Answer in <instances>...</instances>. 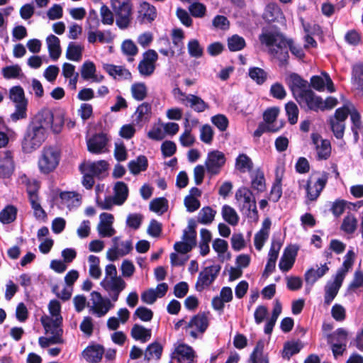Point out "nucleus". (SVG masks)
I'll return each mask as SVG.
<instances>
[{
    "label": "nucleus",
    "mask_w": 363,
    "mask_h": 363,
    "mask_svg": "<svg viewBox=\"0 0 363 363\" xmlns=\"http://www.w3.org/2000/svg\"><path fill=\"white\" fill-rule=\"evenodd\" d=\"M91 298L88 303L89 311L97 317H103L114 307V304L108 298H104L101 294L96 291L91 293Z\"/></svg>",
    "instance_id": "6"
},
{
    "label": "nucleus",
    "mask_w": 363,
    "mask_h": 363,
    "mask_svg": "<svg viewBox=\"0 0 363 363\" xmlns=\"http://www.w3.org/2000/svg\"><path fill=\"white\" fill-rule=\"evenodd\" d=\"M38 183L33 182V184H29L28 185L27 193L35 217L38 219H44L47 217V214L41 206L40 198L38 194Z\"/></svg>",
    "instance_id": "11"
},
{
    "label": "nucleus",
    "mask_w": 363,
    "mask_h": 363,
    "mask_svg": "<svg viewBox=\"0 0 363 363\" xmlns=\"http://www.w3.org/2000/svg\"><path fill=\"white\" fill-rule=\"evenodd\" d=\"M216 211L209 206L202 208L197 216L199 223L204 225L210 224L214 220Z\"/></svg>",
    "instance_id": "44"
},
{
    "label": "nucleus",
    "mask_w": 363,
    "mask_h": 363,
    "mask_svg": "<svg viewBox=\"0 0 363 363\" xmlns=\"http://www.w3.org/2000/svg\"><path fill=\"white\" fill-rule=\"evenodd\" d=\"M328 179V174L324 172L313 181V174L307 180L306 185V198L311 201H315L325 186Z\"/></svg>",
    "instance_id": "10"
},
{
    "label": "nucleus",
    "mask_w": 363,
    "mask_h": 363,
    "mask_svg": "<svg viewBox=\"0 0 363 363\" xmlns=\"http://www.w3.org/2000/svg\"><path fill=\"white\" fill-rule=\"evenodd\" d=\"M15 164L13 154L11 151H6L0 155V178H9L13 173Z\"/></svg>",
    "instance_id": "24"
},
{
    "label": "nucleus",
    "mask_w": 363,
    "mask_h": 363,
    "mask_svg": "<svg viewBox=\"0 0 363 363\" xmlns=\"http://www.w3.org/2000/svg\"><path fill=\"white\" fill-rule=\"evenodd\" d=\"M259 40L262 45H292L293 40L286 38L274 26L264 27L259 35Z\"/></svg>",
    "instance_id": "5"
},
{
    "label": "nucleus",
    "mask_w": 363,
    "mask_h": 363,
    "mask_svg": "<svg viewBox=\"0 0 363 363\" xmlns=\"http://www.w3.org/2000/svg\"><path fill=\"white\" fill-rule=\"evenodd\" d=\"M280 9L273 4H269L266 6L263 13V18L269 22L274 21L280 14Z\"/></svg>",
    "instance_id": "60"
},
{
    "label": "nucleus",
    "mask_w": 363,
    "mask_h": 363,
    "mask_svg": "<svg viewBox=\"0 0 363 363\" xmlns=\"http://www.w3.org/2000/svg\"><path fill=\"white\" fill-rule=\"evenodd\" d=\"M88 262L89 263V275L95 279H99L101 276V269L99 267V258L91 255L89 256Z\"/></svg>",
    "instance_id": "47"
},
{
    "label": "nucleus",
    "mask_w": 363,
    "mask_h": 363,
    "mask_svg": "<svg viewBox=\"0 0 363 363\" xmlns=\"http://www.w3.org/2000/svg\"><path fill=\"white\" fill-rule=\"evenodd\" d=\"M348 333L344 328H338L334 333L328 336V342L330 344H347Z\"/></svg>",
    "instance_id": "45"
},
{
    "label": "nucleus",
    "mask_w": 363,
    "mask_h": 363,
    "mask_svg": "<svg viewBox=\"0 0 363 363\" xmlns=\"http://www.w3.org/2000/svg\"><path fill=\"white\" fill-rule=\"evenodd\" d=\"M311 138L315 150L318 160H327L331 154L330 142L327 139H323L317 133H311Z\"/></svg>",
    "instance_id": "16"
},
{
    "label": "nucleus",
    "mask_w": 363,
    "mask_h": 363,
    "mask_svg": "<svg viewBox=\"0 0 363 363\" xmlns=\"http://www.w3.org/2000/svg\"><path fill=\"white\" fill-rule=\"evenodd\" d=\"M301 107L318 111L322 107V98L317 96L310 88L295 99Z\"/></svg>",
    "instance_id": "13"
},
{
    "label": "nucleus",
    "mask_w": 363,
    "mask_h": 363,
    "mask_svg": "<svg viewBox=\"0 0 363 363\" xmlns=\"http://www.w3.org/2000/svg\"><path fill=\"white\" fill-rule=\"evenodd\" d=\"M189 11L196 18H202L206 12V6L200 2H194L189 5Z\"/></svg>",
    "instance_id": "63"
},
{
    "label": "nucleus",
    "mask_w": 363,
    "mask_h": 363,
    "mask_svg": "<svg viewBox=\"0 0 363 363\" xmlns=\"http://www.w3.org/2000/svg\"><path fill=\"white\" fill-rule=\"evenodd\" d=\"M343 106H347V110H350L349 114L350 115L351 121L353 123L352 131L356 137L358 136L357 129L362 127L361 117L359 112L355 109L353 104L350 102H347Z\"/></svg>",
    "instance_id": "40"
},
{
    "label": "nucleus",
    "mask_w": 363,
    "mask_h": 363,
    "mask_svg": "<svg viewBox=\"0 0 363 363\" xmlns=\"http://www.w3.org/2000/svg\"><path fill=\"white\" fill-rule=\"evenodd\" d=\"M131 94L137 101L143 100L147 94V89L144 83H135L131 86Z\"/></svg>",
    "instance_id": "52"
},
{
    "label": "nucleus",
    "mask_w": 363,
    "mask_h": 363,
    "mask_svg": "<svg viewBox=\"0 0 363 363\" xmlns=\"http://www.w3.org/2000/svg\"><path fill=\"white\" fill-rule=\"evenodd\" d=\"M174 358L180 362L194 363L196 358V352L194 349L186 344L179 345L173 353Z\"/></svg>",
    "instance_id": "25"
},
{
    "label": "nucleus",
    "mask_w": 363,
    "mask_h": 363,
    "mask_svg": "<svg viewBox=\"0 0 363 363\" xmlns=\"http://www.w3.org/2000/svg\"><path fill=\"white\" fill-rule=\"evenodd\" d=\"M351 82L355 90L363 97V63L352 66Z\"/></svg>",
    "instance_id": "29"
},
{
    "label": "nucleus",
    "mask_w": 363,
    "mask_h": 363,
    "mask_svg": "<svg viewBox=\"0 0 363 363\" xmlns=\"http://www.w3.org/2000/svg\"><path fill=\"white\" fill-rule=\"evenodd\" d=\"M226 161L225 155L219 150H212L208 153L205 166L208 173L212 175L219 174Z\"/></svg>",
    "instance_id": "12"
},
{
    "label": "nucleus",
    "mask_w": 363,
    "mask_h": 363,
    "mask_svg": "<svg viewBox=\"0 0 363 363\" xmlns=\"http://www.w3.org/2000/svg\"><path fill=\"white\" fill-rule=\"evenodd\" d=\"M303 345L301 342H288L285 343L282 352L284 358L289 359L294 354L299 352Z\"/></svg>",
    "instance_id": "51"
},
{
    "label": "nucleus",
    "mask_w": 363,
    "mask_h": 363,
    "mask_svg": "<svg viewBox=\"0 0 363 363\" xmlns=\"http://www.w3.org/2000/svg\"><path fill=\"white\" fill-rule=\"evenodd\" d=\"M316 269L311 267L305 272L304 279L307 285L313 286L319 279L325 275L330 269L327 263L320 264V267L316 265Z\"/></svg>",
    "instance_id": "27"
},
{
    "label": "nucleus",
    "mask_w": 363,
    "mask_h": 363,
    "mask_svg": "<svg viewBox=\"0 0 363 363\" xmlns=\"http://www.w3.org/2000/svg\"><path fill=\"white\" fill-rule=\"evenodd\" d=\"M9 99L14 104L15 110L10 115L12 122H17L27 118L28 101L26 98L23 89L21 86H14L9 89Z\"/></svg>",
    "instance_id": "3"
},
{
    "label": "nucleus",
    "mask_w": 363,
    "mask_h": 363,
    "mask_svg": "<svg viewBox=\"0 0 363 363\" xmlns=\"http://www.w3.org/2000/svg\"><path fill=\"white\" fill-rule=\"evenodd\" d=\"M223 219L231 225H236L239 221V217L235 210L228 205H224L222 208Z\"/></svg>",
    "instance_id": "46"
},
{
    "label": "nucleus",
    "mask_w": 363,
    "mask_h": 363,
    "mask_svg": "<svg viewBox=\"0 0 363 363\" xmlns=\"http://www.w3.org/2000/svg\"><path fill=\"white\" fill-rule=\"evenodd\" d=\"M101 286L108 292L111 300L116 302L118 299L120 293L125 288L126 284L121 277H118L114 279H104L101 281Z\"/></svg>",
    "instance_id": "17"
},
{
    "label": "nucleus",
    "mask_w": 363,
    "mask_h": 363,
    "mask_svg": "<svg viewBox=\"0 0 363 363\" xmlns=\"http://www.w3.org/2000/svg\"><path fill=\"white\" fill-rule=\"evenodd\" d=\"M235 169L242 173L250 172L253 169V162L246 154H240L235 159Z\"/></svg>",
    "instance_id": "38"
},
{
    "label": "nucleus",
    "mask_w": 363,
    "mask_h": 363,
    "mask_svg": "<svg viewBox=\"0 0 363 363\" xmlns=\"http://www.w3.org/2000/svg\"><path fill=\"white\" fill-rule=\"evenodd\" d=\"M214 131L208 124L202 125L200 128V140L207 145H211L213 140Z\"/></svg>",
    "instance_id": "58"
},
{
    "label": "nucleus",
    "mask_w": 363,
    "mask_h": 363,
    "mask_svg": "<svg viewBox=\"0 0 363 363\" xmlns=\"http://www.w3.org/2000/svg\"><path fill=\"white\" fill-rule=\"evenodd\" d=\"M235 199L240 211L253 221H257L258 212L256 200L252 192L246 187L238 189L235 193Z\"/></svg>",
    "instance_id": "2"
},
{
    "label": "nucleus",
    "mask_w": 363,
    "mask_h": 363,
    "mask_svg": "<svg viewBox=\"0 0 363 363\" xmlns=\"http://www.w3.org/2000/svg\"><path fill=\"white\" fill-rule=\"evenodd\" d=\"M150 209L155 213L162 214L168 209V201L164 197L155 199L150 203Z\"/></svg>",
    "instance_id": "50"
},
{
    "label": "nucleus",
    "mask_w": 363,
    "mask_h": 363,
    "mask_svg": "<svg viewBox=\"0 0 363 363\" xmlns=\"http://www.w3.org/2000/svg\"><path fill=\"white\" fill-rule=\"evenodd\" d=\"M279 169L277 170L275 182L270 191L269 199L273 202H277L282 195L281 188V176L278 174Z\"/></svg>",
    "instance_id": "49"
},
{
    "label": "nucleus",
    "mask_w": 363,
    "mask_h": 363,
    "mask_svg": "<svg viewBox=\"0 0 363 363\" xmlns=\"http://www.w3.org/2000/svg\"><path fill=\"white\" fill-rule=\"evenodd\" d=\"M298 250V247L296 245H290L285 248L279 263L280 270L282 272H288L292 268L297 256Z\"/></svg>",
    "instance_id": "21"
},
{
    "label": "nucleus",
    "mask_w": 363,
    "mask_h": 363,
    "mask_svg": "<svg viewBox=\"0 0 363 363\" xmlns=\"http://www.w3.org/2000/svg\"><path fill=\"white\" fill-rule=\"evenodd\" d=\"M104 68L114 79H128L131 77L130 72L122 66L106 64L104 66Z\"/></svg>",
    "instance_id": "34"
},
{
    "label": "nucleus",
    "mask_w": 363,
    "mask_h": 363,
    "mask_svg": "<svg viewBox=\"0 0 363 363\" xmlns=\"http://www.w3.org/2000/svg\"><path fill=\"white\" fill-rule=\"evenodd\" d=\"M249 76L258 84H262L267 78V72L259 67H251L249 69Z\"/></svg>",
    "instance_id": "57"
},
{
    "label": "nucleus",
    "mask_w": 363,
    "mask_h": 363,
    "mask_svg": "<svg viewBox=\"0 0 363 363\" xmlns=\"http://www.w3.org/2000/svg\"><path fill=\"white\" fill-rule=\"evenodd\" d=\"M355 253L352 250H349L344 257V261L335 274L345 278L347 272L352 268L354 262Z\"/></svg>",
    "instance_id": "37"
},
{
    "label": "nucleus",
    "mask_w": 363,
    "mask_h": 363,
    "mask_svg": "<svg viewBox=\"0 0 363 363\" xmlns=\"http://www.w3.org/2000/svg\"><path fill=\"white\" fill-rule=\"evenodd\" d=\"M344 278L340 277L337 274H335L333 277V280L328 281L325 288V295H324V303L326 305H330L334 298L336 297L338 291L342 286V284L344 281Z\"/></svg>",
    "instance_id": "19"
},
{
    "label": "nucleus",
    "mask_w": 363,
    "mask_h": 363,
    "mask_svg": "<svg viewBox=\"0 0 363 363\" xmlns=\"http://www.w3.org/2000/svg\"><path fill=\"white\" fill-rule=\"evenodd\" d=\"M108 140L104 134H96L87 140L88 150L93 154H101L107 151Z\"/></svg>",
    "instance_id": "26"
},
{
    "label": "nucleus",
    "mask_w": 363,
    "mask_h": 363,
    "mask_svg": "<svg viewBox=\"0 0 363 363\" xmlns=\"http://www.w3.org/2000/svg\"><path fill=\"white\" fill-rule=\"evenodd\" d=\"M130 335L135 340L145 343L150 340L152 330L141 325L135 324L131 329Z\"/></svg>",
    "instance_id": "33"
},
{
    "label": "nucleus",
    "mask_w": 363,
    "mask_h": 363,
    "mask_svg": "<svg viewBox=\"0 0 363 363\" xmlns=\"http://www.w3.org/2000/svg\"><path fill=\"white\" fill-rule=\"evenodd\" d=\"M168 289L166 283L159 284L155 289H149L141 294V300L147 304H153L158 298L163 297Z\"/></svg>",
    "instance_id": "22"
},
{
    "label": "nucleus",
    "mask_w": 363,
    "mask_h": 363,
    "mask_svg": "<svg viewBox=\"0 0 363 363\" xmlns=\"http://www.w3.org/2000/svg\"><path fill=\"white\" fill-rule=\"evenodd\" d=\"M60 160V152L52 146L44 147L40 152L38 167L42 174H48L53 172Z\"/></svg>",
    "instance_id": "4"
},
{
    "label": "nucleus",
    "mask_w": 363,
    "mask_h": 363,
    "mask_svg": "<svg viewBox=\"0 0 363 363\" xmlns=\"http://www.w3.org/2000/svg\"><path fill=\"white\" fill-rule=\"evenodd\" d=\"M62 318H51L49 316H43L40 318L42 325H43L47 334H50L55 337H62L63 330L61 328Z\"/></svg>",
    "instance_id": "23"
},
{
    "label": "nucleus",
    "mask_w": 363,
    "mask_h": 363,
    "mask_svg": "<svg viewBox=\"0 0 363 363\" xmlns=\"http://www.w3.org/2000/svg\"><path fill=\"white\" fill-rule=\"evenodd\" d=\"M16 208L7 206L0 212V221L4 224L11 223L16 219Z\"/></svg>",
    "instance_id": "48"
},
{
    "label": "nucleus",
    "mask_w": 363,
    "mask_h": 363,
    "mask_svg": "<svg viewBox=\"0 0 363 363\" xmlns=\"http://www.w3.org/2000/svg\"><path fill=\"white\" fill-rule=\"evenodd\" d=\"M96 72L95 65L90 61L85 62L81 67V76L84 80H90Z\"/></svg>",
    "instance_id": "61"
},
{
    "label": "nucleus",
    "mask_w": 363,
    "mask_h": 363,
    "mask_svg": "<svg viewBox=\"0 0 363 363\" xmlns=\"http://www.w3.org/2000/svg\"><path fill=\"white\" fill-rule=\"evenodd\" d=\"M284 82L291 90L294 99L309 88L308 82L294 72L286 74Z\"/></svg>",
    "instance_id": "15"
},
{
    "label": "nucleus",
    "mask_w": 363,
    "mask_h": 363,
    "mask_svg": "<svg viewBox=\"0 0 363 363\" xmlns=\"http://www.w3.org/2000/svg\"><path fill=\"white\" fill-rule=\"evenodd\" d=\"M60 199L69 208L77 207L80 205V196L78 194L72 191H65L60 194Z\"/></svg>",
    "instance_id": "41"
},
{
    "label": "nucleus",
    "mask_w": 363,
    "mask_h": 363,
    "mask_svg": "<svg viewBox=\"0 0 363 363\" xmlns=\"http://www.w3.org/2000/svg\"><path fill=\"white\" fill-rule=\"evenodd\" d=\"M133 8L114 13L116 25L121 30L128 28L133 20Z\"/></svg>",
    "instance_id": "31"
},
{
    "label": "nucleus",
    "mask_w": 363,
    "mask_h": 363,
    "mask_svg": "<svg viewBox=\"0 0 363 363\" xmlns=\"http://www.w3.org/2000/svg\"><path fill=\"white\" fill-rule=\"evenodd\" d=\"M362 286H363V272L356 270L354 273L353 279L348 286V289L355 291Z\"/></svg>",
    "instance_id": "64"
},
{
    "label": "nucleus",
    "mask_w": 363,
    "mask_h": 363,
    "mask_svg": "<svg viewBox=\"0 0 363 363\" xmlns=\"http://www.w3.org/2000/svg\"><path fill=\"white\" fill-rule=\"evenodd\" d=\"M158 55L154 50H149L143 55V60L138 65V70L143 76L151 75L155 69Z\"/></svg>",
    "instance_id": "18"
},
{
    "label": "nucleus",
    "mask_w": 363,
    "mask_h": 363,
    "mask_svg": "<svg viewBox=\"0 0 363 363\" xmlns=\"http://www.w3.org/2000/svg\"><path fill=\"white\" fill-rule=\"evenodd\" d=\"M209 325L208 315L204 313H199L194 315L185 326L186 331L189 335L196 339L199 335H203Z\"/></svg>",
    "instance_id": "7"
},
{
    "label": "nucleus",
    "mask_w": 363,
    "mask_h": 363,
    "mask_svg": "<svg viewBox=\"0 0 363 363\" xmlns=\"http://www.w3.org/2000/svg\"><path fill=\"white\" fill-rule=\"evenodd\" d=\"M104 354V347L99 345L89 346L82 352L84 358L91 363L100 362Z\"/></svg>",
    "instance_id": "30"
},
{
    "label": "nucleus",
    "mask_w": 363,
    "mask_h": 363,
    "mask_svg": "<svg viewBox=\"0 0 363 363\" xmlns=\"http://www.w3.org/2000/svg\"><path fill=\"white\" fill-rule=\"evenodd\" d=\"M101 22L104 25H112L114 22V13L106 5H103L100 9Z\"/></svg>",
    "instance_id": "62"
},
{
    "label": "nucleus",
    "mask_w": 363,
    "mask_h": 363,
    "mask_svg": "<svg viewBox=\"0 0 363 363\" xmlns=\"http://www.w3.org/2000/svg\"><path fill=\"white\" fill-rule=\"evenodd\" d=\"M162 352V347L158 342H153L147 346L145 351V359L147 362L155 359L159 360Z\"/></svg>",
    "instance_id": "43"
},
{
    "label": "nucleus",
    "mask_w": 363,
    "mask_h": 363,
    "mask_svg": "<svg viewBox=\"0 0 363 363\" xmlns=\"http://www.w3.org/2000/svg\"><path fill=\"white\" fill-rule=\"evenodd\" d=\"M264 343L262 340H259L257 342L252 354L250 357V362L251 363H269V358L263 353Z\"/></svg>",
    "instance_id": "36"
},
{
    "label": "nucleus",
    "mask_w": 363,
    "mask_h": 363,
    "mask_svg": "<svg viewBox=\"0 0 363 363\" xmlns=\"http://www.w3.org/2000/svg\"><path fill=\"white\" fill-rule=\"evenodd\" d=\"M139 13L149 21H153L156 17V10L153 6L143 2L140 6Z\"/></svg>",
    "instance_id": "55"
},
{
    "label": "nucleus",
    "mask_w": 363,
    "mask_h": 363,
    "mask_svg": "<svg viewBox=\"0 0 363 363\" xmlns=\"http://www.w3.org/2000/svg\"><path fill=\"white\" fill-rule=\"evenodd\" d=\"M268 52L279 61L280 66L287 62L289 58L288 47H270Z\"/></svg>",
    "instance_id": "42"
},
{
    "label": "nucleus",
    "mask_w": 363,
    "mask_h": 363,
    "mask_svg": "<svg viewBox=\"0 0 363 363\" xmlns=\"http://www.w3.org/2000/svg\"><path fill=\"white\" fill-rule=\"evenodd\" d=\"M311 86L318 91H324L325 89L333 93L335 91L333 82L329 74L325 72L321 73V75H315L311 78Z\"/></svg>",
    "instance_id": "20"
},
{
    "label": "nucleus",
    "mask_w": 363,
    "mask_h": 363,
    "mask_svg": "<svg viewBox=\"0 0 363 363\" xmlns=\"http://www.w3.org/2000/svg\"><path fill=\"white\" fill-rule=\"evenodd\" d=\"M147 166V160L144 155H140L135 160H131L128 163L129 170L133 174H138L141 172L146 170Z\"/></svg>",
    "instance_id": "39"
},
{
    "label": "nucleus",
    "mask_w": 363,
    "mask_h": 363,
    "mask_svg": "<svg viewBox=\"0 0 363 363\" xmlns=\"http://www.w3.org/2000/svg\"><path fill=\"white\" fill-rule=\"evenodd\" d=\"M220 269L221 267L218 264L204 267L199 274L195 285L196 289L198 291H202L212 284L217 278Z\"/></svg>",
    "instance_id": "9"
},
{
    "label": "nucleus",
    "mask_w": 363,
    "mask_h": 363,
    "mask_svg": "<svg viewBox=\"0 0 363 363\" xmlns=\"http://www.w3.org/2000/svg\"><path fill=\"white\" fill-rule=\"evenodd\" d=\"M113 198L116 204L122 205L128 196V188L123 182H117L113 186Z\"/></svg>",
    "instance_id": "35"
},
{
    "label": "nucleus",
    "mask_w": 363,
    "mask_h": 363,
    "mask_svg": "<svg viewBox=\"0 0 363 363\" xmlns=\"http://www.w3.org/2000/svg\"><path fill=\"white\" fill-rule=\"evenodd\" d=\"M252 188L258 191H264L266 188L265 179L263 172L257 171L252 177Z\"/></svg>",
    "instance_id": "59"
},
{
    "label": "nucleus",
    "mask_w": 363,
    "mask_h": 363,
    "mask_svg": "<svg viewBox=\"0 0 363 363\" xmlns=\"http://www.w3.org/2000/svg\"><path fill=\"white\" fill-rule=\"evenodd\" d=\"M347 106H342L335 111V115L330 118L329 123L331 130L337 139H342L345 129V120L347 118L350 110Z\"/></svg>",
    "instance_id": "8"
},
{
    "label": "nucleus",
    "mask_w": 363,
    "mask_h": 363,
    "mask_svg": "<svg viewBox=\"0 0 363 363\" xmlns=\"http://www.w3.org/2000/svg\"><path fill=\"white\" fill-rule=\"evenodd\" d=\"M357 226V219L354 215L350 214L344 218L341 230L347 233L352 234L356 230Z\"/></svg>",
    "instance_id": "53"
},
{
    "label": "nucleus",
    "mask_w": 363,
    "mask_h": 363,
    "mask_svg": "<svg viewBox=\"0 0 363 363\" xmlns=\"http://www.w3.org/2000/svg\"><path fill=\"white\" fill-rule=\"evenodd\" d=\"M108 163L106 160L87 161L80 165L82 172H87L94 177L103 179L108 174Z\"/></svg>",
    "instance_id": "14"
},
{
    "label": "nucleus",
    "mask_w": 363,
    "mask_h": 363,
    "mask_svg": "<svg viewBox=\"0 0 363 363\" xmlns=\"http://www.w3.org/2000/svg\"><path fill=\"white\" fill-rule=\"evenodd\" d=\"M151 112V106L148 103H143L138 108L135 113L136 121L138 123L146 121L148 119Z\"/></svg>",
    "instance_id": "56"
},
{
    "label": "nucleus",
    "mask_w": 363,
    "mask_h": 363,
    "mask_svg": "<svg viewBox=\"0 0 363 363\" xmlns=\"http://www.w3.org/2000/svg\"><path fill=\"white\" fill-rule=\"evenodd\" d=\"M285 110L288 116V120L290 124L294 125L298 121V108L296 104L290 101L285 105Z\"/></svg>",
    "instance_id": "54"
},
{
    "label": "nucleus",
    "mask_w": 363,
    "mask_h": 363,
    "mask_svg": "<svg viewBox=\"0 0 363 363\" xmlns=\"http://www.w3.org/2000/svg\"><path fill=\"white\" fill-rule=\"evenodd\" d=\"M65 122L62 111L42 108L30 120L26 128L21 142L22 151L28 154L38 150L47 138L48 129L50 128L55 134H59Z\"/></svg>",
    "instance_id": "1"
},
{
    "label": "nucleus",
    "mask_w": 363,
    "mask_h": 363,
    "mask_svg": "<svg viewBox=\"0 0 363 363\" xmlns=\"http://www.w3.org/2000/svg\"><path fill=\"white\" fill-rule=\"evenodd\" d=\"M185 106L190 107L195 112L202 113L209 108V105L201 97L194 94H188V99L184 104Z\"/></svg>",
    "instance_id": "32"
},
{
    "label": "nucleus",
    "mask_w": 363,
    "mask_h": 363,
    "mask_svg": "<svg viewBox=\"0 0 363 363\" xmlns=\"http://www.w3.org/2000/svg\"><path fill=\"white\" fill-rule=\"evenodd\" d=\"M133 248V242L130 240L121 242L118 247H111L106 252V257L110 261H115L118 257L130 253Z\"/></svg>",
    "instance_id": "28"
}]
</instances>
